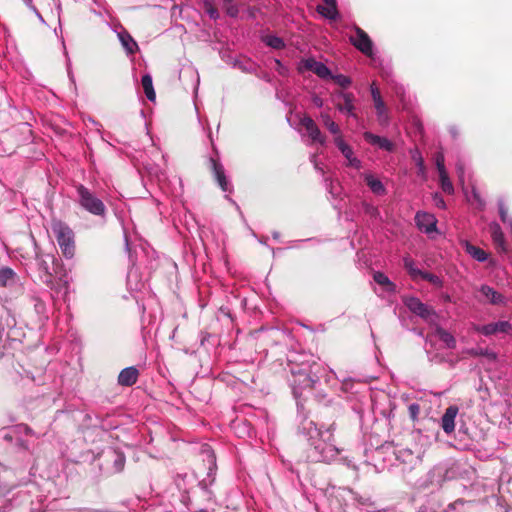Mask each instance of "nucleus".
Wrapping results in <instances>:
<instances>
[{"label": "nucleus", "instance_id": "obj_33", "mask_svg": "<svg viewBox=\"0 0 512 512\" xmlns=\"http://www.w3.org/2000/svg\"><path fill=\"white\" fill-rule=\"evenodd\" d=\"M411 158L415 162V165L418 168V175L423 179H426V168L424 164V159L418 149L411 151Z\"/></svg>", "mask_w": 512, "mask_h": 512}, {"label": "nucleus", "instance_id": "obj_58", "mask_svg": "<svg viewBox=\"0 0 512 512\" xmlns=\"http://www.w3.org/2000/svg\"><path fill=\"white\" fill-rule=\"evenodd\" d=\"M67 70H68V76H69V78H70L71 82H72V83H74V76H73V74H72V71H71V69H70V66H68V69H67Z\"/></svg>", "mask_w": 512, "mask_h": 512}, {"label": "nucleus", "instance_id": "obj_54", "mask_svg": "<svg viewBox=\"0 0 512 512\" xmlns=\"http://www.w3.org/2000/svg\"><path fill=\"white\" fill-rule=\"evenodd\" d=\"M456 170H457V173H458L459 181L463 183L464 182V167H463V164L460 163V162L457 163Z\"/></svg>", "mask_w": 512, "mask_h": 512}, {"label": "nucleus", "instance_id": "obj_3", "mask_svg": "<svg viewBox=\"0 0 512 512\" xmlns=\"http://www.w3.org/2000/svg\"><path fill=\"white\" fill-rule=\"evenodd\" d=\"M52 231L64 257L71 259L75 254L74 233L61 221L52 224Z\"/></svg>", "mask_w": 512, "mask_h": 512}, {"label": "nucleus", "instance_id": "obj_23", "mask_svg": "<svg viewBox=\"0 0 512 512\" xmlns=\"http://www.w3.org/2000/svg\"><path fill=\"white\" fill-rule=\"evenodd\" d=\"M373 280L382 286L386 292L393 293L396 291V285L383 272H374Z\"/></svg>", "mask_w": 512, "mask_h": 512}, {"label": "nucleus", "instance_id": "obj_51", "mask_svg": "<svg viewBox=\"0 0 512 512\" xmlns=\"http://www.w3.org/2000/svg\"><path fill=\"white\" fill-rule=\"evenodd\" d=\"M274 62L276 64V71L281 76H286L288 74V68L282 64V62L279 59H274Z\"/></svg>", "mask_w": 512, "mask_h": 512}, {"label": "nucleus", "instance_id": "obj_27", "mask_svg": "<svg viewBox=\"0 0 512 512\" xmlns=\"http://www.w3.org/2000/svg\"><path fill=\"white\" fill-rule=\"evenodd\" d=\"M396 458L398 461L408 464L410 468H412L417 462H418V456H416L411 450L409 449H402L399 450L396 454Z\"/></svg>", "mask_w": 512, "mask_h": 512}, {"label": "nucleus", "instance_id": "obj_5", "mask_svg": "<svg viewBox=\"0 0 512 512\" xmlns=\"http://www.w3.org/2000/svg\"><path fill=\"white\" fill-rule=\"evenodd\" d=\"M355 35L349 37L351 44L367 57L374 59L373 42L369 35L360 27L354 26Z\"/></svg>", "mask_w": 512, "mask_h": 512}, {"label": "nucleus", "instance_id": "obj_62", "mask_svg": "<svg viewBox=\"0 0 512 512\" xmlns=\"http://www.w3.org/2000/svg\"><path fill=\"white\" fill-rule=\"evenodd\" d=\"M432 361H435L437 363H441L442 361H444L443 358H438L437 356H435L434 358H431Z\"/></svg>", "mask_w": 512, "mask_h": 512}, {"label": "nucleus", "instance_id": "obj_57", "mask_svg": "<svg viewBox=\"0 0 512 512\" xmlns=\"http://www.w3.org/2000/svg\"><path fill=\"white\" fill-rule=\"evenodd\" d=\"M35 308L38 312H41L43 309H44V304L42 302H38L36 305H35Z\"/></svg>", "mask_w": 512, "mask_h": 512}, {"label": "nucleus", "instance_id": "obj_39", "mask_svg": "<svg viewBox=\"0 0 512 512\" xmlns=\"http://www.w3.org/2000/svg\"><path fill=\"white\" fill-rule=\"evenodd\" d=\"M419 278L428 281L437 288H441L443 286L442 279L435 274L423 271Z\"/></svg>", "mask_w": 512, "mask_h": 512}, {"label": "nucleus", "instance_id": "obj_29", "mask_svg": "<svg viewBox=\"0 0 512 512\" xmlns=\"http://www.w3.org/2000/svg\"><path fill=\"white\" fill-rule=\"evenodd\" d=\"M107 456L113 462V472L118 473L124 469L125 466V456L123 453L118 451H110Z\"/></svg>", "mask_w": 512, "mask_h": 512}, {"label": "nucleus", "instance_id": "obj_10", "mask_svg": "<svg viewBox=\"0 0 512 512\" xmlns=\"http://www.w3.org/2000/svg\"><path fill=\"white\" fill-rule=\"evenodd\" d=\"M0 340L11 339L15 340L18 336V329L16 328V320L9 313L2 318L0 323Z\"/></svg>", "mask_w": 512, "mask_h": 512}, {"label": "nucleus", "instance_id": "obj_63", "mask_svg": "<svg viewBox=\"0 0 512 512\" xmlns=\"http://www.w3.org/2000/svg\"><path fill=\"white\" fill-rule=\"evenodd\" d=\"M450 133L453 135V137H456V135H457L456 128L455 127L450 128Z\"/></svg>", "mask_w": 512, "mask_h": 512}, {"label": "nucleus", "instance_id": "obj_53", "mask_svg": "<svg viewBox=\"0 0 512 512\" xmlns=\"http://www.w3.org/2000/svg\"><path fill=\"white\" fill-rule=\"evenodd\" d=\"M364 209L367 214H369L371 217H377L379 215V211L377 207L371 205V204H364Z\"/></svg>", "mask_w": 512, "mask_h": 512}, {"label": "nucleus", "instance_id": "obj_17", "mask_svg": "<svg viewBox=\"0 0 512 512\" xmlns=\"http://www.w3.org/2000/svg\"><path fill=\"white\" fill-rule=\"evenodd\" d=\"M363 137L370 145L376 146L382 150L392 152L395 149L394 143L385 137L375 135L371 132H364Z\"/></svg>", "mask_w": 512, "mask_h": 512}, {"label": "nucleus", "instance_id": "obj_41", "mask_svg": "<svg viewBox=\"0 0 512 512\" xmlns=\"http://www.w3.org/2000/svg\"><path fill=\"white\" fill-rule=\"evenodd\" d=\"M439 180L442 190L447 194L454 193V187L447 175V173L439 174Z\"/></svg>", "mask_w": 512, "mask_h": 512}, {"label": "nucleus", "instance_id": "obj_12", "mask_svg": "<svg viewBox=\"0 0 512 512\" xmlns=\"http://www.w3.org/2000/svg\"><path fill=\"white\" fill-rule=\"evenodd\" d=\"M338 98L343 100V103H337L336 108L347 116L356 118L354 100L355 96L351 92L340 91L336 94Z\"/></svg>", "mask_w": 512, "mask_h": 512}, {"label": "nucleus", "instance_id": "obj_46", "mask_svg": "<svg viewBox=\"0 0 512 512\" xmlns=\"http://www.w3.org/2000/svg\"><path fill=\"white\" fill-rule=\"evenodd\" d=\"M445 158L442 152H438L435 155V165L439 174L447 173L445 169Z\"/></svg>", "mask_w": 512, "mask_h": 512}, {"label": "nucleus", "instance_id": "obj_34", "mask_svg": "<svg viewBox=\"0 0 512 512\" xmlns=\"http://www.w3.org/2000/svg\"><path fill=\"white\" fill-rule=\"evenodd\" d=\"M51 289L54 290L58 294L62 293L64 295H66L68 293V289H69L68 276L66 274L60 276L56 283L53 282V288H51Z\"/></svg>", "mask_w": 512, "mask_h": 512}, {"label": "nucleus", "instance_id": "obj_64", "mask_svg": "<svg viewBox=\"0 0 512 512\" xmlns=\"http://www.w3.org/2000/svg\"><path fill=\"white\" fill-rule=\"evenodd\" d=\"M448 362H449V365H450L451 367H454V366H455V364H456V362H457V360H449Z\"/></svg>", "mask_w": 512, "mask_h": 512}, {"label": "nucleus", "instance_id": "obj_31", "mask_svg": "<svg viewBox=\"0 0 512 512\" xmlns=\"http://www.w3.org/2000/svg\"><path fill=\"white\" fill-rule=\"evenodd\" d=\"M141 84L144 89L145 95L150 101H155L156 94L153 87L152 77L150 74L142 76Z\"/></svg>", "mask_w": 512, "mask_h": 512}, {"label": "nucleus", "instance_id": "obj_59", "mask_svg": "<svg viewBox=\"0 0 512 512\" xmlns=\"http://www.w3.org/2000/svg\"><path fill=\"white\" fill-rule=\"evenodd\" d=\"M35 13V15L38 17V19L44 23V19L42 17V15L39 13V11L36 9V11H33Z\"/></svg>", "mask_w": 512, "mask_h": 512}, {"label": "nucleus", "instance_id": "obj_37", "mask_svg": "<svg viewBox=\"0 0 512 512\" xmlns=\"http://www.w3.org/2000/svg\"><path fill=\"white\" fill-rule=\"evenodd\" d=\"M264 42L267 46L277 50L283 49L285 47L284 40L276 35H267L264 38Z\"/></svg>", "mask_w": 512, "mask_h": 512}, {"label": "nucleus", "instance_id": "obj_56", "mask_svg": "<svg viewBox=\"0 0 512 512\" xmlns=\"http://www.w3.org/2000/svg\"><path fill=\"white\" fill-rule=\"evenodd\" d=\"M313 103H314V105H316L317 107H322V106H323V100H322L320 97H318V96H315V97L313 98Z\"/></svg>", "mask_w": 512, "mask_h": 512}, {"label": "nucleus", "instance_id": "obj_13", "mask_svg": "<svg viewBox=\"0 0 512 512\" xmlns=\"http://www.w3.org/2000/svg\"><path fill=\"white\" fill-rule=\"evenodd\" d=\"M301 125L306 129L308 136L313 142L324 145L326 142L325 136L321 133L314 120L305 116L300 120Z\"/></svg>", "mask_w": 512, "mask_h": 512}, {"label": "nucleus", "instance_id": "obj_38", "mask_svg": "<svg viewBox=\"0 0 512 512\" xmlns=\"http://www.w3.org/2000/svg\"><path fill=\"white\" fill-rule=\"evenodd\" d=\"M325 187L327 191L333 196L337 197L340 194L341 187L338 181H335L331 178H325Z\"/></svg>", "mask_w": 512, "mask_h": 512}, {"label": "nucleus", "instance_id": "obj_40", "mask_svg": "<svg viewBox=\"0 0 512 512\" xmlns=\"http://www.w3.org/2000/svg\"><path fill=\"white\" fill-rule=\"evenodd\" d=\"M223 7L230 17H237L239 14L238 5L234 2V0H223Z\"/></svg>", "mask_w": 512, "mask_h": 512}, {"label": "nucleus", "instance_id": "obj_15", "mask_svg": "<svg viewBox=\"0 0 512 512\" xmlns=\"http://www.w3.org/2000/svg\"><path fill=\"white\" fill-rule=\"evenodd\" d=\"M210 163L212 166L214 177H215L218 185L220 186V188L224 192H232V186L225 175V171H224L222 164L217 162L213 158L210 159Z\"/></svg>", "mask_w": 512, "mask_h": 512}, {"label": "nucleus", "instance_id": "obj_6", "mask_svg": "<svg viewBox=\"0 0 512 512\" xmlns=\"http://www.w3.org/2000/svg\"><path fill=\"white\" fill-rule=\"evenodd\" d=\"M474 330L484 336H490L498 333L511 334L512 324L509 321H497L486 325H475Z\"/></svg>", "mask_w": 512, "mask_h": 512}, {"label": "nucleus", "instance_id": "obj_47", "mask_svg": "<svg viewBox=\"0 0 512 512\" xmlns=\"http://www.w3.org/2000/svg\"><path fill=\"white\" fill-rule=\"evenodd\" d=\"M334 143L342 154L349 152V149H351V147L343 140L341 133L335 135Z\"/></svg>", "mask_w": 512, "mask_h": 512}, {"label": "nucleus", "instance_id": "obj_22", "mask_svg": "<svg viewBox=\"0 0 512 512\" xmlns=\"http://www.w3.org/2000/svg\"><path fill=\"white\" fill-rule=\"evenodd\" d=\"M19 281L17 274L13 269L2 266L0 267V284L3 286H12Z\"/></svg>", "mask_w": 512, "mask_h": 512}, {"label": "nucleus", "instance_id": "obj_50", "mask_svg": "<svg viewBox=\"0 0 512 512\" xmlns=\"http://www.w3.org/2000/svg\"><path fill=\"white\" fill-rule=\"evenodd\" d=\"M472 198L478 204L480 209H483L485 206L484 200L481 198L479 192L473 187L472 188Z\"/></svg>", "mask_w": 512, "mask_h": 512}, {"label": "nucleus", "instance_id": "obj_45", "mask_svg": "<svg viewBox=\"0 0 512 512\" xmlns=\"http://www.w3.org/2000/svg\"><path fill=\"white\" fill-rule=\"evenodd\" d=\"M204 9L211 19L217 20L219 18V12L214 7L211 0H204Z\"/></svg>", "mask_w": 512, "mask_h": 512}, {"label": "nucleus", "instance_id": "obj_21", "mask_svg": "<svg viewBox=\"0 0 512 512\" xmlns=\"http://www.w3.org/2000/svg\"><path fill=\"white\" fill-rule=\"evenodd\" d=\"M364 180L370 190L377 196H382L386 194V188L384 184L377 178H375L371 173L363 174Z\"/></svg>", "mask_w": 512, "mask_h": 512}, {"label": "nucleus", "instance_id": "obj_32", "mask_svg": "<svg viewBox=\"0 0 512 512\" xmlns=\"http://www.w3.org/2000/svg\"><path fill=\"white\" fill-rule=\"evenodd\" d=\"M403 266L413 280H417L423 272L417 268L415 261L408 256L403 258Z\"/></svg>", "mask_w": 512, "mask_h": 512}, {"label": "nucleus", "instance_id": "obj_26", "mask_svg": "<svg viewBox=\"0 0 512 512\" xmlns=\"http://www.w3.org/2000/svg\"><path fill=\"white\" fill-rule=\"evenodd\" d=\"M119 40L128 54H133L138 49V45L135 40L126 31L118 34Z\"/></svg>", "mask_w": 512, "mask_h": 512}, {"label": "nucleus", "instance_id": "obj_36", "mask_svg": "<svg viewBox=\"0 0 512 512\" xmlns=\"http://www.w3.org/2000/svg\"><path fill=\"white\" fill-rule=\"evenodd\" d=\"M467 353L471 356H484L489 360L495 361L497 359V355L495 352L489 349L484 348H471L467 350Z\"/></svg>", "mask_w": 512, "mask_h": 512}, {"label": "nucleus", "instance_id": "obj_2", "mask_svg": "<svg viewBox=\"0 0 512 512\" xmlns=\"http://www.w3.org/2000/svg\"><path fill=\"white\" fill-rule=\"evenodd\" d=\"M299 432L307 438V458L312 462L330 463L342 451L334 444L332 426L323 431L314 421L304 419L299 426Z\"/></svg>", "mask_w": 512, "mask_h": 512}, {"label": "nucleus", "instance_id": "obj_48", "mask_svg": "<svg viewBox=\"0 0 512 512\" xmlns=\"http://www.w3.org/2000/svg\"><path fill=\"white\" fill-rule=\"evenodd\" d=\"M188 475L187 474H178L175 478V484L178 487L179 490L187 491L188 486L186 483Z\"/></svg>", "mask_w": 512, "mask_h": 512}, {"label": "nucleus", "instance_id": "obj_18", "mask_svg": "<svg viewBox=\"0 0 512 512\" xmlns=\"http://www.w3.org/2000/svg\"><path fill=\"white\" fill-rule=\"evenodd\" d=\"M139 371L134 366L124 368L118 376V383L122 386H132L138 380Z\"/></svg>", "mask_w": 512, "mask_h": 512}, {"label": "nucleus", "instance_id": "obj_25", "mask_svg": "<svg viewBox=\"0 0 512 512\" xmlns=\"http://www.w3.org/2000/svg\"><path fill=\"white\" fill-rule=\"evenodd\" d=\"M464 248L466 253H468L472 258H474L478 262H484L488 258V254L483 249L467 241L464 243Z\"/></svg>", "mask_w": 512, "mask_h": 512}, {"label": "nucleus", "instance_id": "obj_11", "mask_svg": "<svg viewBox=\"0 0 512 512\" xmlns=\"http://www.w3.org/2000/svg\"><path fill=\"white\" fill-rule=\"evenodd\" d=\"M415 222L418 228L426 234L436 231L437 219L433 214L419 211L415 215Z\"/></svg>", "mask_w": 512, "mask_h": 512}, {"label": "nucleus", "instance_id": "obj_42", "mask_svg": "<svg viewBox=\"0 0 512 512\" xmlns=\"http://www.w3.org/2000/svg\"><path fill=\"white\" fill-rule=\"evenodd\" d=\"M343 156L347 160V166L353 167L355 169H360L362 166V163L360 159L354 156L352 148L349 149V152H345Z\"/></svg>", "mask_w": 512, "mask_h": 512}, {"label": "nucleus", "instance_id": "obj_16", "mask_svg": "<svg viewBox=\"0 0 512 512\" xmlns=\"http://www.w3.org/2000/svg\"><path fill=\"white\" fill-rule=\"evenodd\" d=\"M458 411V407L455 405L449 406L445 410L441 418V427L446 434H451L452 432H454L455 418L458 414Z\"/></svg>", "mask_w": 512, "mask_h": 512}, {"label": "nucleus", "instance_id": "obj_19", "mask_svg": "<svg viewBox=\"0 0 512 512\" xmlns=\"http://www.w3.org/2000/svg\"><path fill=\"white\" fill-rule=\"evenodd\" d=\"M323 2L325 3L326 6H322V5L317 6L318 13L327 19L336 20L339 17L337 1L336 0H323Z\"/></svg>", "mask_w": 512, "mask_h": 512}, {"label": "nucleus", "instance_id": "obj_7", "mask_svg": "<svg viewBox=\"0 0 512 512\" xmlns=\"http://www.w3.org/2000/svg\"><path fill=\"white\" fill-rule=\"evenodd\" d=\"M33 241H35L33 239ZM35 246V259L37 262V267L39 270V277L41 281L49 288H53V276L49 270L48 262L43 258L38 250V246L36 242H34Z\"/></svg>", "mask_w": 512, "mask_h": 512}, {"label": "nucleus", "instance_id": "obj_55", "mask_svg": "<svg viewBox=\"0 0 512 512\" xmlns=\"http://www.w3.org/2000/svg\"><path fill=\"white\" fill-rule=\"evenodd\" d=\"M23 2L31 11H36V7L34 6L32 0H23Z\"/></svg>", "mask_w": 512, "mask_h": 512}, {"label": "nucleus", "instance_id": "obj_8", "mask_svg": "<svg viewBox=\"0 0 512 512\" xmlns=\"http://www.w3.org/2000/svg\"><path fill=\"white\" fill-rule=\"evenodd\" d=\"M406 306L409 308L411 312L418 315L419 317L430 320L432 316H434L435 312L434 310L426 305L425 303L421 302L416 297H411L406 300Z\"/></svg>", "mask_w": 512, "mask_h": 512}, {"label": "nucleus", "instance_id": "obj_24", "mask_svg": "<svg viewBox=\"0 0 512 512\" xmlns=\"http://www.w3.org/2000/svg\"><path fill=\"white\" fill-rule=\"evenodd\" d=\"M463 505H464L463 501H456L449 506L448 510L441 511L440 507L436 503L427 502V503L421 505L417 509V512H451L452 510H456L458 508V506H463Z\"/></svg>", "mask_w": 512, "mask_h": 512}, {"label": "nucleus", "instance_id": "obj_20", "mask_svg": "<svg viewBox=\"0 0 512 512\" xmlns=\"http://www.w3.org/2000/svg\"><path fill=\"white\" fill-rule=\"evenodd\" d=\"M480 292L490 304L500 305L505 303V297L491 286L482 285Z\"/></svg>", "mask_w": 512, "mask_h": 512}, {"label": "nucleus", "instance_id": "obj_4", "mask_svg": "<svg viewBox=\"0 0 512 512\" xmlns=\"http://www.w3.org/2000/svg\"><path fill=\"white\" fill-rule=\"evenodd\" d=\"M79 205L95 216H104L106 207L103 201L84 185L77 186Z\"/></svg>", "mask_w": 512, "mask_h": 512}, {"label": "nucleus", "instance_id": "obj_43", "mask_svg": "<svg viewBox=\"0 0 512 512\" xmlns=\"http://www.w3.org/2000/svg\"><path fill=\"white\" fill-rule=\"evenodd\" d=\"M329 78L332 79L337 85H339L342 88H347L351 84V79L343 74L333 75L331 73V76Z\"/></svg>", "mask_w": 512, "mask_h": 512}, {"label": "nucleus", "instance_id": "obj_9", "mask_svg": "<svg viewBox=\"0 0 512 512\" xmlns=\"http://www.w3.org/2000/svg\"><path fill=\"white\" fill-rule=\"evenodd\" d=\"M302 68L314 72L322 79H328L331 76L330 69L324 63L316 61L314 58L303 59L299 70Z\"/></svg>", "mask_w": 512, "mask_h": 512}, {"label": "nucleus", "instance_id": "obj_44", "mask_svg": "<svg viewBox=\"0 0 512 512\" xmlns=\"http://www.w3.org/2000/svg\"><path fill=\"white\" fill-rule=\"evenodd\" d=\"M500 219L503 223L509 225L511 219L508 218V208L506 207L504 200L499 199L497 202Z\"/></svg>", "mask_w": 512, "mask_h": 512}, {"label": "nucleus", "instance_id": "obj_52", "mask_svg": "<svg viewBox=\"0 0 512 512\" xmlns=\"http://www.w3.org/2000/svg\"><path fill=\"white\" fill-rule=\"evenodd\" d=\"M433 200H434L435 205L438 208H441V209H445L446 208V203H445L443 197L439 193H435L433 195Z\"/></svg>", "mask_w": 512, "mask_h": 512}, {"label": "nucleus", "instance_id": "obj_28", "mask_svg": "<svg viewBox=\"0 0 512 512\" xmlns=\"http://www.w3.org/2000/svg\"><path fill=\"white\" fill-rule=\"evenodd\" d=\"M435 335L445 344L447 348L454 349L456 347L455 337L445 329L437 327Z\"/></svg>", "mask_w": 512, "mask_h": 512}, {"label": "nucleus", "instance_id": "obj_49", "mask_svg": "<svg viewBox=\"0 0 512 512\" xmlns=\"http://www.w3.org/2000/svg\"><path fill=\"white\" fill-rule=\"evenodd\" d=\"M370 90L374 104L383 101L379 89L374 84L371 85Z\"/></svg>", "mask_w": 512, "mask_h": 512}, {"label": "nucleus", "instance_id": "obj_1", "mask_svg": "<svg viewBox=\"0 0 512 512\" xmlns=\"http://www.w3.org/2000/svg\"><path fill=\"white\" fill-rule=\"evenodd\" d=\"M291 377L289 383L297 401L298 409H302L301 400H305L311 393L317 381L327 372L319 362L308 356L307 359H289Z\"/></svg>", "mask_w": 512, "mask_h": 512}, {"label": "nucleus", "instance_id": "obj_35", "mask_svg": "<svg viewBox=\"0 0 512 512\" xmlns=\"http://www.w3.org/2000/svg\"><path fill=\"white\" fill-rule=\"evenodd\" d=\"M320 118L324 124V126L329 130V132L333 135L340 134L339 126L332 120L328 113H321Z\"/></svg>", "mask_w": 512, "mask_h": 512}, {"label": "nucleus", "instance_id": "obj_14", "mask_svg": "<svg viewBox=\"0 0 512 512\" xmlns=\"http://www.w3.org/2000/svg\"><path fill=\"white\" fill-rule=\"evenodd\" d=\"M489 233L492 241L495 245L496 250L499 253H506L508 251L507 244L505 241L504 233L497 222H491L489 224Z\"/></svg>", "mask_w": 512, "mask_h": 512}, {"label": "nucleus", "instance_id": "obj_60", "mask_svg": "<svg viewBox=\"0 0 512 512\" xmlns=\"http://www.w3.org/2000/svg\"><path fill=\"white\" fill-rule=\"evenodd\" d=\"M35 13V15L38 17V19L44 23V19L42 17V15L39 13V11L36 9V11H33Z\"/></svg>", "mask_w": 512, "mask_h": 512}, {"label": "nucleus", "instance_id": "obj_61", "mask_svg": "<svg viewBox=\"0 0 512 512\" xmlns=\"http://www.w3.org/2000/svg\"><path fill=\"white\" fill-rule=\"evenodd\" d=\"M25 434L29 435L32 434V430L28 426L23 427Z\"/></svg>", "mask_w": 512, "mask_h": 512}, {"label": "nucleus", "instance_id": "obj_30", "mask_svg": "<svg viewBox=\"0 0 512 512\" xmlns=\"http://www.w3.org/2000/svg\"><path fill=\"white\" fill-rule=\"evenodd\" d=\"M374 107H375V110H376V115H377L378 123L381 126H387L389 124L390 118H389V114H388V109H387L384 101H380L378 103H375Z\"/></svg>", "mask_w": 512, "mask_h": 512}]
</instances>
